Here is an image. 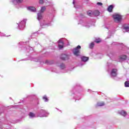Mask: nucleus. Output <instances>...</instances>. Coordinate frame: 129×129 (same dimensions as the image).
Listing matches in <instances>:
<instances>
[{"instance_id":"nucleus-15","label":"nucleus","mask_w":129,"mask_h":129,"mask_svg":"<svg viewBox=\"0 0 129 129\" xmlns=\"http://www.w3.org/2000/svg\"><path fill=\"white\" fill-rule=\"evenodd\" d=\"M99 14H100V12H99V11L98 10L93 11V16H95V17H98Z\"/></svg>"},{"instance_id":"nucleus-20","label":"nucleus","mask_w":129,"mask_h":129,"mask_svg":"<svg viewBox=\"0 0 129 129\" xmlns=\"http://www.w3.org/2000/svg\"><path fill=\"white\" fill-rule=\"evenodd\" d=\"M29 115L31 118H33V117H36V115H35L33 112H30Z\"/></svg>"},{"instance_id":"nucleus-3","label":"nucleus","mask_w":129,"mask_h":129,"mask_svg":"<svg viewBox=\"0 0 129 129\" xmlns=\"http://www.w3.org/2000/svg\"><path fill=\"white\" fill-rule=\"evenodd\" d=\"M80 49H81V46L80 45H78L76 48H74L73 50V54L76 57H78L80 56Z\"/></svg>"},{"instance_id":"nucleus-18","label":"nucleus","mask_w":129,"mask_h":129,"mask_svg":"<svg viewBox=\"0 0 129 129\" xmlns=\"http://www.w3.org/2000/svg\"><path fill=\"white\" fill-rule=\"evenodd\" d=\"M37 19L38 20V21H39V22H40V23H41V25H42V23H43V22H44V19L42 17H37Z\"/></svg>"},{"instance_id":"nucleus-13","label":"nucleus","mask_w":129,"mask_h":129,"mask_svg":"<svg viewBox=\"0 0 129 129\" xmlns=\"http://www.w3.org/2000/svg\"><path fill=\"white\" fill-rule=\"evenodd\" d=\"M81 60L82 62H87L89 60V57L82 56L81 57Z\"/></svg>"},{"instance_id":"nucleus-36","label":"nucleus","mask_w":129,"mask_h":129,"mask_svg":"<svg viewBox=\"0 0 129 129\" xmlns=\"http://www.w3.org/2000/svg\"><path fill=\"white\" fill-rule=\"evenodd\" d=\"M0 129H3V126H0Z\"/></svg>"},{"instance_id":"nucleus-30","label":"nucleus","mask_w":129,"mask_h":129,"mask_svg":"<svg viewBox=\"0 0 129 129\" xmlns=\"http://www.w3.org/2000/svg\"><path fill=\"white\" fill-rule=\"evenodd\" d=\"M95 42L97 43H100V42H101V39H100V38H97L95 40Z\"/></svg>"},{"instance_id":"nucleus-32","label":"nucleus","mask_w":129,"mask_h":129,"mask_svg":"<svg viewBox=\"0 0 129 129\" xmlns=\"http://www.w3.org/2000/svg\"><path fill=\"white\" fill-rule=\"evenodd\" d=\"M102 3H101V2H98V3H97V6H102Z\"/></svg>"},{"instance_id":"nucleus-6","label":"nucleus","mask_w":129,"mask_h":129,"mask_svg":"<svg viewBox=\"0 0 129 129\" xmlns=\"http://www.w3.org/2000/svg\"><path fill=\"white\" fill-rule=\"evenodd\" d=\"M27 10L32 13H36L37 12V9L34 7L29 6L27 8Z\"/></svg>"},{"instance_id":"nucleus-37","label":"nucleus","mask_w":129,"mask_h":129,"mask_svg":"<svg viewBox=\"0 0 129 129\" xmlns=\"http://www.w3.org/2000/svg\"><path fill=\"white\" fill-rule=\"evenodd\" d=\"M30 50H32V47H29Z\"/></svg>"},{"instance_id":"nucleus-22","label":"nucleus","mask_w":129,"mask_h":129,"mask_svg":"<svg viewBox=\"0 0 129 129\" xmlns=\"http://www.w3.org/2000/svg\"><path fill=\"white\" fill-rule=\"evenodd\" d=\"M42 98L43 100L45 101V102H48V101H49V99H48V98L47 97V96L46 95L43 96Z\"/></svg>"},{"instance_id":"nucleus-42","label":"nucleus","mask_w":129,"mask_h":129,"mask_svg":"<svg viewBox=\"0 0 129 129\" xmlns=\"http://www.w3.org/2000/svg\"><path fill=\"white\" fill-rule=\"evenodd\" d=\"M108 72H109V70H108Z\"/></svg>"},{"instance_id":"nucleus-27","label":"nucleus","mask_w":129,"mask_h":129,"mask_svg":"<svg viewBox=\"0 0 129 129\" xmlns=\"http://www.w3.org/2000/svg\"><path fill=\"white\" fill-rule=\"evenodd\" d=\"M47 2V0H39V4L40 5H43V3H46Z\"/></svg>"},{"instance_id":"nucleus-31","label":"nucleus","mask_w":129,"mask_h":129,"mask_svg":"<svg viewBox=\"0 0 129 129\" xmlns=\"http://www.w3.org/2000/svg\"><path fill=\"white\" fill-rule=\"evenodd\" d=\"M85 63H83V62H81L79 64V66L80 67H81L82 66H83V65H85Z\"/></svg>"},{"instance_id":"nucleus-38","label":"nucleus","mask_w":129,"mask_h":129,"mask_svg":"<svg viewBox=\"0 0 129 129\" xmlns=\"http://www.w3.org/2000/svg\"><path fill=\"white\" fill-rule=\"evenodd\" d=\"M35 35V34H33L32 35V37H34V35Z\"/></svg>"},{"instance_id":"nucleus-9","label":"nucleus","mask_w":129,"mask_h":129,"mask_svg":"<svg viewBox=\"0 0 129 129\" xmlns=\"http://www.w3.org/2000/svg\"><path fill=\"white\" fill-rule=\"evenodd\" d=\"M12 3L13 5L17 6L20 4H22V3H23V0H13L12 1Z\"/></svg>"},{"instance_id":"nucleus-14","label":"nucleus","mask_w":129,"mask_h":129,"mask_svg":"<svg viewBox=\"0 0 129 129\" xmlns=\"http://www.w3.org/2000/svg\"><path fill=\"white\" fill-rule=\"evenodd\" d=\"M113 8H114V6L113 5H110L109 7H108L107 11L109 12V13H112Z\"/></svg>"},{"instance_id":"nucleus-7","label":"nucleus","mask_w":129,"mask_h":129,"mask_svg":"<svg viewBox=\"0 0 129 129\" xmlns=\"http://www.w3.org/2000/svg\"><path fill=\"white\" fill-rule=\"evenodd\" d=\"M107 55L108 56L110 59H113L115 54L112 51H108Z\"/></svg>"},{"instance_id":"nucleus-10","label":"nucleus","mask_w":129,"mask_h":129,"mask_svg":"<svg viewBox=\"0 0 129 129\" xmlns=\"http://www.w3.org/2000/svg\"><path fill=\"white\" fill-rule=\"evenodd\" d=\"M60 59L61 60H68L69 59V55L66 54H62L60 56Z\"/></svg>"},{"instance_id":"nucleus-2","label":"nucleus","mask_w":129,"mask_h":129,"mask_svg":"<svg viewBox=\"0 0 129 129\" xmlns=\"http://www.w3.org/2000/svg\"><path fill=\"white\" fill-rule=\"evenodd\" d=\"M49 115V113L45 110L41 109L37 114L39 117H46Z\"/></svg>"},{"instance_id":"nucleus-33","label":"nucleus","mask_w":129,"mask_h":129,"mask_svg":"<svg viewBox=\"0 0 129 129\" xmlns=\"http://www.w3.org/2000/svg\"><path fill=\"white\" fill-rule=\"evenodd\" d=\"M0 36H1V37H5V36H6V35L3 33L0 32Z\"/></svg>"},{"instance_id":"nucleus-40","label":"nucleus","mask_w":129,"mask_h":129,"mask_svg":"<svg viewBox=\"0 0 129 129\" xmlns=\"http://www.w3.org/2000/svg\"><path fill=\"white\" fill-rule=\"evenodd\" d=\"M82 17H83V15H82Z\"/></svg>"},{"instance_id":"nucleus-39","label":"nucleus","mask_w":129,"mask_h":129,"mask_svg":"<svg viewBox=\"0 0 129 129\" xmlns=\"http://www.w3.org/2000/svg\"><path fill=\"white\" fill-rule=\"evenodd\" d=\"M88 91L89 92V91H91L90 90H88Z\"/></svg>"},{"instance_id":"nucleus-12","label":"nucleus","mask_w":129,"mask_h":129,"mask_svg":"<svg viewBox=\"0 0 129 129\" xmlns=\"http://www.w3.org/2000/svg\"><path fill=\"white\" fill-rule=\"evenodd\" d=\"M126 59V55H121L119 58V62H122Z\"/></svg>"},{"instance_id":"nucleus-29","label":"nucleus","mask_w":129,"mask_h":129,"mask_svg":"<svg viewBox=\"0 0 129 129\" xmlns=\"http://www.w3.org/2000/svg\"><path fill=\"white\" fill-rule=\"evenodd\" d=\"M125 87H129V81H126L124 83Z\"/></svg>"},{"instance_id":"nucleus-35","label":"nucleus","mask_w":129,"mask_h":129,"mask_svg":"<svg viewBox=\"0 0 129 129\" xmlns=\"http://www.w3.org/2000/svg\"><path fill=\"white\" fill-rule=\"evenodd\" d=\"M45 25H46V26H51V23H47V24H45Z\"/></svg>"},{"instance_id":"nucleus-17","label":"nucleus","mask_w":129,"mask_h":129,"mask_svg":"<svg viewBox=\"0 0 129 129\" xmlns=\"http://www.w3.org/2000/svg\"><path fill=\"white\" fill-rule=\"evenodd\" d=\"M119 114H120V115H122V116H125L127 113H126V112H125L124 110H121L118 112Z\"/></svg>"},{"instance_id":"nucleus-28","label":"nucleus","mask_w":129,"mask_h":129,"mask_svg":"<svg viewBox=\"0 0 129 129\" xmlns=\"http://www.w3.org/2000/svg\"><path fill=\"white\" fill-rule=\"evenodd\" d=\"M93 47H94V42H92L89 45V48H90V49H92Z\"/></svg>"},{"instance_id":"nucleus-23","label":"nucleus","mask_w":129,"mask_h":129,"mask_svg":"<svg viewBox=\"0 0 129 129\" xmlns=\"http://www.w3.org/2000/svg\"><path fill=\"white\" fill-rule=\"evenodd\" d=\"M112 17H122L120 13H114L113 14Z\"/></svg>"},{"instance_id":"nucleus-16","label":"nucleus","mask_w":129,"mask_h":129,"mask_svg":"<svg viewBox=\"0 0 129 129\" xmlns=\"http://www.w3.org/2000/svg\"><path fill=\"white\" fill-rule=\"evenodd\" d=\"M58 48L59 49H62L63 48V41L61 40H59L58 41Z\"/></svg>"},{"instance_id":"nucleus-26","label":"nucleus","mask_w":129,"mask_h":129,"mask_svg":"<svg viewBox=\"0 0 129 129\" xmlns=\"http://www.w3.org/2000/svg\"><path fill=\"white\" fill-rule=\"evenodd\" d=\"M73 4L74 6V8L76 9H79V6L78 5H75V1H74V0H73Z\"/></svg>"},{"instance_id":"nucleus-43","label":"nucleus","mask_w":129,"mask_h":129,"mask_svg":"<svg viewBox=\"0 0 129 129\" xmlns=\"http://www.w3.org/2000/svg\"><path fill=\"white\" fill-rule=\"evenodd\" d=\"M1 113H2L0 112V114H1Z\"/></svg>"},{"instance_id":"nucleus-41","label":"nucleus","mask_w":129,"mask_h":129,"mask_svg":"<svg viewBox=\"0 0 129 129\" xmlns=\"http://www.w3.org/2000/svg\"><path fill=\"white\" fill-rule=\"evenodd\" d=\"M50 19H51V20H52V17H51V18H50Z\"/></svg>"},{"instance_id":"nucleus-21","label":"nucleus","mask_w":129,"mask_h":129,"mask_svg":"<svg viewBox=\"0 0 129 129\" xmlns=\"http://www.w3.org/2000/svg\"><path fill=\"white\" fill-rule=\"evenodd\" d=\"M88 16H89V17H91V16H93V11H88L87 12Z\"/></svg>"},{"instance_id":"nucleus-25","label":"nucleus","mask_w":129,"mask_h":129,"mask_svg":"<svg viewBox=\"0 0 129 129\" xmlns=\"http://www.w3.org/2000/svg\"><path fill=\"white\" fill-rule=\"evenodd\" d=\"M60 69H65V64L64 63H61L59 66Z\"/></svg>"},{"instance_id":"nucleus-5","label":"nucleus","mask_w":129,"mask_h":129,"mask_svg":"<svg viewBox=\"0 0 129 129\" xmlns=\"http://www.w3.org/2000/svg\"><path fill=\"white\" fill-rule=\"evenodd\" d=\"M46 11V7L43 6L41 7L40 11L37 13L38 17H42V15L44 12Z\"/></svg>"},{"instance_id":"nucleus-34","label":"nucleus","mask_w":129,"mask_h":129,"mask_svg":"<svg viewBox=\"0 0 129 129\" xmlns=\"http://www.w3.org/2000/svg\"><path fill=\"white\" fill-rule=\"evenodd\" d=\"M107 64L108 67H110V65H111V63H110L108 62H107Z\"/></svg>"},{"instance_id":"nucleus-24","label":"nucleus","mask_w":129,"mask_h":129,"mask_svg":"<svg viewBox=\"0 0 129 129\" xmlns=\"http://www.w3.org/2000/svg\"><path fill=\"white\" fill-rule=\"evenodd\" d=\"M97 106H103L104 105V102H98L97 104Z\"/></svg>"},{"instance_id":"nucleus-8","label":"nucleus","mask_w":129,"mask_h":129,"mask_svg":"<svg viewBox=\"0 0 129 129\" xmlns=\"http://www.w3.org/2000/svg\"><path fill=\"white\" fill-rule=\"evenodd\" d=\"M113 20L115 23H120L122 18H121V17H114Z\"/></svg>"},{"instance_id":"nucleus-4","label":"nucleus","mask_w":129,"mask_h":129,"mask_svg":"<svg viewBox=\"0 0 129 129\" xmlns=\"http://www.w3.org/2000/svg\"><path fill=\"white\" fill-rule=\"evenodd\" d=\"M110 75L111 77H115L117 75V70L116 69H112Z\"/></svg>"},{"instance_id":"nucleus-1","label":"nucleus","mask_w":129,"mask_h":129,"mask_svg":"<svg viewBox=\"0 0 129 129\" xmlns=\"http://www.w3.org/2000/svg\"><path fill=\"white\" fill-rule=\"evenodd\" d=\"M26 23H27L26 19H24L17 22V24L18 25V27L19 30H24V29H25V27H26Z\"/></svg>"},{"instance_id":"nucleus-11","label":"nucleus","mask_w":129,"mask_h":129,"mask_svg":"<svg viewBox=\"0 0 129 129\" xmlns=\"http://www.w3.org/2000/svg\"><path fill=\"white\" fill-rule=\"evenodd\" d=\"M123 32H129V26L127 24L123 25Z\"/></svg>"},{"instance_id":"nucleus-19","label":"nucleus","mask_w":129,"mask_h":129,"mask_svg":"<svg viewBox=\"0 0 129 129\" xmlns=\"http://www.w3.org/2000/svg\"><path fill=\"white\" fill-rule=\"evenodd\" d=\"M84 26L86 28H89L90 27H91V24L88 23H85L84 24Z\"/></svg>"}]
</instances>
